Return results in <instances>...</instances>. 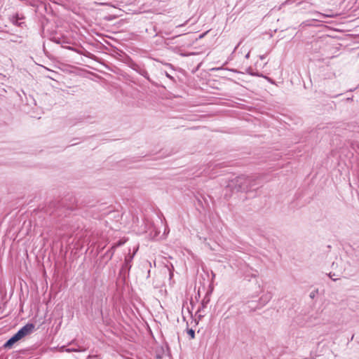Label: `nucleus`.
Masks as SVG:
<instances>
[{"label":"nucleus","instance_id":"obj_1","mask_svg":"<svg viewBox=\"0 0 359 359\" xmlns=\"http://www.w3.org/2000/svg\"><path fill=\"white\" fill-rule=\"evenodd\" d=\"M35 330V325L33 323H27L21 327L13 336H12L4 344L5 348H11L18 341L23 337L32 334Z\"/></svg>","mask_w":359,"mask_h":359},{"label":"nucleus","instance_id":"obj_2","mask_svg":"<svg viewBox=\"0 0 359 359\" xmlns=\"http://www.w3.org/2000/svg\"><path fill=\"white\" fill-rule=\"evenodd\" d=\"M237 268L238 273L248 280H250L252 278L258 276V271L250 266L245 262L241 261L238 264Z\"/></svg>","mask_w":359,"mask_h":359},{"label":"nucleus","instance_id":"obj_3","mask_svg":"<svg viewBox=\"0 0 359 359\" xmlns=\"http://www.w3.org/2000/svg\"><path fill=\"white\" fill-rule=\"evenodd\" d=\"M271 299V294L270 293L265 294L259 299V302L256 306L251 305V304H253V302H248V307L251 310H256L257 309L264 306Z\"/></svg>","mask_w":359,"mask_h":359},{"label":"nucleus","instance_id":"obj_4","mask_svg":"<svg viewBox=\"0 0 359 359\" xmlns=\"http://www.w3.org/2000/svg\"><path fill=\"white\" fill-rule=\"evenodd\" d=\"M250 178L245 177H238L236 182L239 184L240 189L242 191H246L249 187H252V186L250 184Z\"/></svg>","mask_w":359,"mask_h":359},{"label":"nucleus","instance_id":"obj_5","mask_svg":"<svg viewBox=\"0 0 359 359\" xmlns=\"http://www.w3.org/2000/svg\"><path fill=\"white\" fill-rule=\"evenodd\" d=\"M135 253V252H134ZM134 255H130L128 254L127 256H126L125 257V262H124V264L123 265V269L124 270H130L132 265H131V262L133 259V257H134Z\"/></svg>","mask_w":359,"mask_h":359},{"label":"nucleus","instance_id":"obj_6","mask_svg":"<svg viewBox=\"0 0 359 359\" xmlns=\"http://www.w3.org/2000/svg\"><path fill=\"white\" fill-rule=\"evenodd\" d=\"M86 348H81L79 346H78L76 348H65V346H62L60 348V351H65L68 353L71 352H82L85 351Z\"/></svg>","mask_w":359,"mask_h":359},{"label":"nucleus","instance_id":"obj_7","mask_svg":"<svg viewBox=\"0 0 359 359\" xmlns=\"http://www.w3.org/2000/svg\"><path fill=\"white\" fill-rule=\"evenodd\" d=\"M116 250V246H111L106 252L104 256L107 257L109 259H111L114 256Z\"/></svg>","mask_w":359,"mask_h":359},{"label":"nucleus","instance_id":"obj_8","mask_svg":"<svg viewBox=\"0 0 359 359\" xmlns=\"http://www.w3.org/2000/svg\"><path fill=\"white\" fill-rule=\"evenodd\" d=\"M138 72V73L143 76L144 78L149 79V74L148 72H147V70L144 69H140L139 70H137Z\"/></svg>","mask_w":359,"mask_h":359},{"label":"nucleus","instance_id":"obj_9","mask_svg":"<svg viewBox=\"0 0 359 359\" xmlns=\"http://www.w3.org/2000/svg\"><path fill=\"white\" fill-rule=\"evenodd\" d=\"M187 334H189L191 339L195 338V331L193 329H188Z\"/></svg>","mask_w":359,"mask_h":359},{"label":"nucleus","instance_id":"obj_10","mask_svg":"<svg viewBox=\"0 0 359 359\" xmlns=\"http://www.w3.org/2000/svg\"><path fill=\"white\" fill-rule=\"evenodd\" d=\"M203 309H204V308H202V306H201L198 309V310H197V311H196V313H198V317H199V318H201V317H203V316H204L203 314H202V313H202V311H203Z\"/></svg>","mask_w":359,"mask_h":359},{"label":"nucleus","instance_id":"obj_11","mask_svg":"<svg viewBox=\"0 0 359 359\" xmlns=\"http://www.w3.org/2000/svg\"><path fill=\"white\" fill-rule=\"evenodd\" d=\"M218 167H220V164L219 163L215 164V165H209L208 169L211 168V171H213V170H215Z\"/></svg>","mask_w":359,"mask_h":359},{"label":"nucleus","instance_id":"obj_12","mask_svg":"<svg viewBox=\"0 0 359 359\" xmlns=\"http://www.w3.org/2000/svg\"><path fill=\"white\" fill-rule=\"evenodd\" d=\"M124 243H125V241H118L117 243L113 244L112 246H116V248L118 247L123 245Z\"/></svg>","mask_w":359,"mask_h":359},{"label":"nucleus","instance_id":"obj_13","mask_svg":"<svg viewBox=\"0 0 359 359\" xmlns=\"http://www.w3.org/2000/svg\"><path fill=\"white\" fill-rule=\"evenodd\" d=\"M294 2V0H286L285 1H284L281 6H285V5H289V4H292Z\"/></svg>","mask_w":359,"mask_h":359},{"label":"nucleus","instance_id":"obj_14","mask_svg":"<svg viewBox=\"0 0 359 359\" xmlns=\"http://www.w3.org/2000/svg\"><path fill=\"white\" fill-rule=\"evenodd\" d=\"M318 293V290H313L312 291L310 294H309V297L311 298V299H313L315 298L316 294Z\"/></svg>","mask_w":359,"mask_h":359},{"label":"nucleus","instance_id":"obj_15","mask_svg":"<svg viewBox=\"0 0 359 359\" xmlns=\"http://www.w3.org/2000/svg\"><path fill=\"white\" fill-rule=\"evenodd\" d=\"M334 276H335V274H334V273H333V274H332V273H329V277H330L331 279H332L334 281H335V280H338V279H339V278H335Z\"/></svg>","mask_w":359,"mask_h":359},{"label":"nucleus","instance_id":"obj_16","mask_svg":"<svg viewBox=\"0 0 359 359\" xmlns=\"http://www.w3.org/2000/svg\"><path fill=\"white\" fill-rule=\"evenodd\" d=\"M165 76L167 78H168L169 79H170L171 81H174L175 79L173 78V76H172L170 74H169L168 72H165Z\"/></svg>","mask_w":359,"mask_h":359},{"label":"nucleus","instance_id":"obj_17","mask_svg":"<svg viewBox=\"0 0 359 359\" xmlns=\"http://www.w3.org/2000/svg\"><path fill=\"white\" fill-rule=\"evenodd\" d=\"M208 301H206V302H205L204 300H203V302H202V303H201V306H202V308H205V307H206V305H207V304H208Z\"/></svg>","mask_w":359,"mask_h":359},{"label":"nucleus","instance_id":"obj_18","mask_svg":"<svg viewBox=\"0 0 359 359\" xmlns=\"http://www.w3.org/2000/svg\"><path fill=\"white\" fill-rule=\"evenodd\" d=\"M316 15H317V16H318V17H320V16H323V17H330V16H331V15H323V14H322V13H316Z\"/></svg>","mask_w":359,"mask_h":359},{"label":"nucleus","instance_id":"obj_19","mask_svg":"<svg viewBox=\"0 0 359 359\" xmlns=\"http://www.w3.org/2000/svg\"><path fill=\"white\" fill-rule=\"evenodd\" d=\"M91 359H101L98 355H91Z\"/></svg>","mask_w":359,"mask_h":359},{"label":"nucleus","instance_id":"obj_20","mask_svg":"<svg viewBox=\"0 0 359 359\" xmlns=\"http://www.w3.org/2000/svg\"><path fill=\"white\" fill-rule=\"evenodd\" d=\"M241 43H242V41H241L238 43V44L235 47L234 50H233V52H232V54H233V53L236 52V49H237V48H238V47L241 45Z\"/></svg>","mask_w":359,"mask_h":359},{"label":"nucleus","instance_id":"obj_21","mask_svg":"<svg viewBox=\"0 0 359 359\" xmlns=\"http://www.w3.org/2000/svg\"><path fill=\"white\" fill-rule=\"evenodd\" d=\"M216 173H217L216 172L211 173V172H209L208 171H207V174L209 175L210 177H213Z\"/></svg>","mask_w":359,"mask_h":359},{"label":"nucleus","instance_id":"obj_22","mask_svg":"<svg viewBox=\"0 0 359 359\" xmlns=\"http://www.w3.org/2000/svg\"><path fill=\"white\" fill-rule=\"evenodd\" d=\"M18 18L16 19V20L14 21V23L18 24V25H20L22 22H18Z\"/></svg>","mask_w":359,"mask_h":359},{"label":"nucleus","instance_id":"obj_23","mask_svg":"<svg viewBox=\"0 0 359 359\" xmlns=\"http://www.w3.org/2000/svg\"><path fill=\"white\" fill-rule=\"evenodd\" d=\"M250 51H249V52L245 55V58H247V59H248V58H249V57H250Z\"/></svg>","mask_w":359,"mask_h":359},{"label":"nucleus","instance_id":"obj_24","mask_svg":"<svg viewBox=\"0 0 359 359\" xmlns=\"http://www.w3.org/2000/svg\"><path fill=\"white\" fill-rule=\"evenodd\" d=\"M86 359H91V355H89L86 358Z\"/></svg>","mask_w":359,"mask_h":359},{"label":"nucleus","instance_id":"obj_25","mask_svg":"<svg viewBox=\"0 0 359 359\" xmlns=\"http://www.w3.org/2000/svg\"><path fill=\"white\" fill-rule=\"evenodd\" d=\"M264 57H264V55H262V56H260V58H261L262 60H264Z\"/></svg>","mask_w":359,"mask_h":359}]
</instances>
